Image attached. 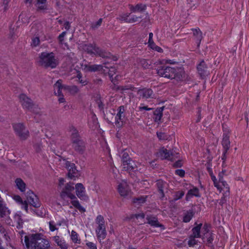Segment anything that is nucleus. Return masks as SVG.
Instances as JSON below:
<instances>
[{"mask_svg": "<svg viewBox=\"0 0 249 249\" xmlns=\"http://www.w3.org/2000/svg\"><path fill=\"white\" fill-rule=\"evenodd\" d=\"M49 225L50 230L51 231H53L56 230V228L55 227V223L53 221H50L49 222Z\"/></svg>", "mask_w": 249, "mask_h": 249, "instance_id": "nucleus-50", "label": "nucleus"}, {"mask_svg": "<svg viewBox=\"0 0 249 249\" xmlns=\"http://www.w3.org/2000/svg\"><path fill=\"white\" fill-rule=\"evenodd\" d=\"M207 242L209 243H211L213 239V235L211 233H208L207 234Z\"/></svg>", "mask_w": 249, "mask_h": 249, "instance_id": "nucleus-59", "label": "nucleus"}, {"mask_svg": "<svg viewBox=\"0 0 249 249\" xmlns=\"http://www.w3.org/2000/svg\"><path fill=\"white\" fill-rule=\"evenodd\" d=\"M40 43L39 38L38 37H35L33 38L32 42V45L33 46L36 47L39 45Z\"/></svg>", "mask_w": 249, "mask_h": 249, "instance_id": "nucleus-48", "label": "nucleus"}, {"mask_svg": "<svg viewBox=\"0 0 249 249\" xmlns=\"http://www.w3.org/2000/svg\"><path fill=\"white\" fill-rule=\"evenodd\" d=\"M118 191L122 196H126L131 193L130 188L126 181L122 180L118 185Z\"/></svg>", "mask_w": 249, "mask_h": 249, "instance_id": "nucleus-11", "label": "nucleus"}, {"mask_svg": "<svg viewBox=\"0 0 249 249\" xmlns=\"http://www.w3.org/2000/svg\"><path fill=\"white\" fill-rule=\"evenodd\" d=\"M115 71H116V70L115 69V68H111L109 70L108 74H109V75L110 76V79L112 81V82H113L112 77L113 76V74L115 73Z\"/></svg>", "mask_w": 249, "mask_h": 249, "instance_id": "nucleus-54", "label": "nucleus"}, {"mask_svg": "<svg viewBox=\"0 0 249 249\" xmlns=\"http://www.w3.org/2000/svg\"><path fill=\"white\" fill-rule=\"evenodd\" d=\"M58 97V101L60 103H63L65 102V99L63 95L61 94V95H56Z\"/></svg>", "mask_w": 249, "mask_h": 249, "instance_id": "nucleus-57", "label": "nucleus"}, {"mask_svg": "<svg viewBox=\"0 0 249 249\" xmlns=\"http://www.w3.org/2000/svg\"><path fill=\"white\" fill-rule=\"evenodd\" d=\"M37 63L46 68L54 69L58 64V61L53 53L43 52L39 54Z\"/></svg>", "mask_w": 249, "mask_h": 249, "instance_id": "nucleus-4", "label": "nucleus"}, {"mask_svg": "<svg viewBox=\"0 0 249 249\" xmlns=\"http://www.w3.org/2000/svg\"><path fill=\"white\" fill-rule=\"evenodd\" d=\"M13 127L16 134L22 140L26 139L28 136L29 132L27 130L23 124L17 123L13 124Z\"/></svg>", "mask_w": 249, "mask_h": 249, "instance_id": "nucleus-9", "label": "nucleus"}, {"mask_svg": "<svg viewBox=\"0 0 249 249\" xmlns=\"http://www.w3.org/2000/svg\"><path fill=\"white\" fill-rule=\"evenodd\" d=\"M200 196L199 190L196 188L190 190L186 195V199L189 201L192 197H199Z\"/></svg>", "mask_w": 249, "mask_h": 249, "instance_id": "nucleus-28", "label": "nucleus"}, {"mask_svg": "<svg viewBox=\"0 0 249 249\" xmlns=\"http://www.w3.org/2000/svg\"><path fill=\"white\" fill-rule=\"evenodd\" d=\"M146 218L147 220V223L151 226L155 227H160L161 226V225L158 222L157 217L151 215H147Z\"/></svg>", "mask_w": 249, "mask_h": 249, "instance_id": "nucleus-29", "label": "nucleus"}, {"mask_svg": "<svg viewBox=\"0 0 249 249\" xmlns=\"http://www.w3.org/2000/svg\"><path fill=\"white\" fill-rule=\"evenodd\" d=\"M162 63L174 64L176 63V62L173 60L167 59V60H163Z\"/></svg>", "mask_w": 249, "mask_h": 249, "instance_id": "nucleus-62", "label": "nucleus"}, {"mask_svg": "<svg viewBox=\"0 0 249 249\" xmlns=\"http://www.w3.org/2000/svg\"><path fill=\"white\" fill-rule=\"evenodd\" d=\"M95 223L97 224L96 228L106 227L104 218L101 215H97L95 219Z\"/></svg>", "mask_w": 249, "mask_h": 249, "instance_id": "nucleus-37", "label": "nucleus"}, {"mask_svg": "<svg viewBox=\"0 0 249 249\" xmlns=\"http://www.w3.org/2000/svg\"><path fill=\"white\" fill-rule=\"evenodd\" d=\"M119 89L124 94H131V91L137 92L141 98L145 99L155 98V94L150 89L143 88L137 89L133 87L131 85H127L120 87Z\"/></svg>", "mask_w": 249, "mask_h": 249, "instance_id": "nucleus-5", "label": "nucleus"}, {"mask_svg": "<svg viewBox=\"0 0 249 249\" xmlns=\"http://www.w3.org/2000/svg\"><path fill=\"white\" fill-rule=\"evenodd\" d=\"M83 49L89 54L98 55L102 57H109L110 55L109 53L96 47L95 44H85L83 46Z\"/></svg>", "mask_w": 249, "mask_h": 249, "instance_id": "nucleus-8", "label": "nucleus"}, {"mask_svg": "<svg viewBox=\"0 0 249 249\" xmlns=\"http://www.w3.org/2000/svg\"><path fill=\"white\" fill-rule=\"evenodd\" d=\"M71 239L72 242L75 244H80L81 243V239L79 234L74 231L72 230L70 234Z\"/></svg>", "mask_w": 249, "mask_h": 249, "instance_id": "nucleus-33", "label": "nucleus"}, {"mask_svg": "<svg viewBox=\"0 0 249 249\" xmlns=\"http://www.w3.org/2000/svg\"><path fill=\"white\" fill-rule=\"evenodd\" d=\"M22 224L23 222L22 220L20 219V217H18V220L17 221V228L18 229H21L22 228Z\"/></svg>", "mask_w": 249, "mask_h": 249, "instance_id": "nucleus-55", "label": "nucleus"}, {"mask_svg": "<svg viewBox=\"0 0 249 249\" xmlns=\"http://www.w3.org/2000/svg\"><path fill=\"white\" fill-rule=\"evenodd\" d=\"M139 63L141 66H142L144 68H148L149 64L147 61L144 59H140L139 60Z\"/></svg>", "mask_w": 249, "mask_h": 249, "instance_id": "nucleus-47", "label": "nucleus"}, {"mask_svg": "<svg viewBox=\"0 0 249 249\" xmlns=\"http://www.w3.org/2000/svg\"><path fill=\"white\" fill-rule=\"evenodd\" d=\"M125 109L124 106H120L115 116V123L118 126H121L125 119Z\"/></svg>", "mask_w": 249, "mask_h": 249, "instance_id": "nucleus-14", "label": "nucleus"}, {"mask_svg": "<svg viewBox=\"0 0 249 249\" xmlns=\"http://www.w3.org/2000/svg\"><path fill=\"white\" fill-rule=\"evenodd\" d=\"M139 109L140 111H142L143 110L149 111L152 110V108L148 107L147 106H144V104H141L139 107Z\"/></svg>", "mask_w": 249, "mask_h": 249, "instance_id": "nucleus-51", "label": "nucleus"}, {"mask_svg": "<svg viewBox=\"0 0 249 249\" xmlns=\"http://www.w3.org/2000/svg\"><path fill=\"white\" fill-rule=\"evenodd\" d=\"M176 174L180 177H182L184 176L185 172L182 169H178L176 170Z\"/></svg>", "mask_w": 249, "mask_h": 249, "instance_id": "nucleus-56", "label": "nucleus"}, {"mask_svg": "<svg viewBox=\"0 0 249 249\" xmlns=\"http://www.w3.org/2000/svg\"><path fill=\"white\" fill-rule=\"evenodd\" d=\"M71 132L72 136V140L76 138H79L78 137V131L74 127H71Z\"/></svg>", "mask_w": 249, "mask_h": 249, "instance_id": "nucleus-45", "label": "nucleus"}, {"mask_svg": "<svg viewBox=\"0 0 249 249\" xmlns=\"http://www.w3.org/2000/svg\"><path fill=\"white\" fill-rule=\"evenodd\" d=\"M17 35L14 31V29H10V33L9 35V37L10 38H14Z\"/></svg>", "mask_w": 249, "mask_h": 249, "instance_id": "nucleus-60", "label": "nucleus"}, {"mask_svg": "<svg viewBox=\"0 0 249 249\" xmlns=\"http://www.w3.org/2000/svg\"><path fill=\"white\" fill-rule=\"evenodd\" d=\"M26 200L27 202L35 208H38L40 206V203L38 197L31 191H29L26 193Z\"/></svg>", "mask_w": 249, "mask_h": 249, "instance_id": "nucleus-10", "label": "nucleus"}, {"mask_svg": "<svg viewBox=\"0 0 249 249\" xmlns=\"http://www.w3.org/2000/svg\"><path fill=\"white\" fill-rule=\"evenodd\" d=\"M40 233L30 234L24 237V242L28 249H50L51 244Z\"/></svg>", "mask_w": 249, "mask_h": 249, "instance_id": "nucleus-2", "label": "nucleus"}, {"mask_svg": "<svg viewBox=\"0 0 249 249\" xmlns=\"http://www.w3.org/2000/svg\"><path fill=\"white\" fill-rule=\"evenodd\" d=\"M66 35V32H63L59 36H58V40L59 43L63 46L65 49L66 47L68 49H69L68 45L66 43H63L64 37Z\"/></svg>", "mask_w": 249, "mask_h": 249, "instance_id": "nucleus-39", "label": "nucleus"}, {"mask_svg": "<svg viewBox=\"0 0 249 249\" xmlns=\"http://www.w3.org/2000/svg\"><path fill=\"white\" fill-rule=\"evenodd\" d=\"M83 67L86 71H96L99 70L101 66L97 65L85 64Z\"/></svg>", "mask_w": 249, "mask_h": 249, "instance_id": "nucleus-31", "label": "nucleus"}, {"mask_svg": "<svg viewBox=\"0 0 249 249\" xmlns=\"http://www.w3.org/2000/svg\"><path fill=\"white\" fill-rule=\"evenodd\" d=\"M65 86H66V85H63L62 84V81L61 80L59 79L57 80L53 86L55 95H61L62 90H64Z\"/></svg>", "mask_w": 249, "mask_h": 249, "instance_id": "nucleus-18", "label": "nucleus"}, {"mask_svg": "<svg viewBox=\"0 0 249 249\" xmlns=\"http://www.w3.org/2000/svg\"><path fill=\"white\" fill-rule=\"evenodd\" d=\"M102 22V18H100L97 21L91 24V27L93 29H96L101 26Z\"/></svg>", "mask_w": 249, "mask_h": 249, "instance_id": "nucleus-44", "label": "nucleus"}, {"mask_svg": "<svg viewBox=\"0 0 249 249\" xmlns=\"http://www.w3.org/2000/svg\"><path fill=\"white\" fill-rule=\"evenodd\" d=\"M79 81V82L82 84V86L86 85L88 84V81L86 78H81Z\"/></svg>", "mask_w": 249, "mask_h": 249, "instance_id": "nucleus-61", "label": "nucleus"}, {"mask_svg": "<svg viewBox=\"0 0 249 249\" xmlns=\"http://www.w3.org/2000/svg\"><path fill=\"white\" fill-rule=\"evenodd\" d=\"M157 135L158 137L160 140H165V139H166V138H167L166 135L164 133H162L161 132H158L157 133Z\"/></svg>", "mask_w": 249, "mask_h": 249, "instance_id": "nucleus-52", "label": "nucleus"}, {"mask_svg": "<svg viewBox=\"0 0 249 249\" xmlns=\"http://www.w3.org/2000/svg\"><path fill=\"white\" fill-rule=\"evenodd\" d=\"M146 196H141L138 198H134L133 199V203L136 204H142L145 202L146 200Z\"/></svg>", "mask_w": 249, "mask_h": 249, "instance_id": "nucleus-42", "label": "nucleus"}, {"mask_svg": "<svg viewBox=\"0 0 249 249\" xmlns=\"http://www.w3.org/2000/svg\"><path fill=\"white\" fill-rule=\"evenodd\" d=\"M141 18V17H137L135 15H131L130 14L125 13L121 15L119 19L123 22L132 23L138 21Z\"/></svg>", "mask_w": 249, "mask_h": 249, "instance_id": "nucleus-13", "label": "nucleus"}, {"mask_svg": "<svg viewBox=\"0 0 249 249\" xmlns=\"http://www.w3.org/2000/svg\"><path fill=\"white\" fill-rule=\"evenodd\" d=\"M157 72L160 76L178 80H181L184 73L183 71L181 69L164 66L158 68Z\"/></svg>", "mask_w": 249, "mask_h": 249, "instance_id": "nucleus-3", "label": "nucleus"}, {"mask_svg": "<svg viewBox=\"0 0 249 249\" xmlns=\"http://www.w3.org/2000/svg\"><path fill=\"white\" fill-rule=\"evenodd\" d=\"M164 107H160L156 109L154 112L155 116L154 119L155 122H159L160 121L161 117L162 116V111L163 110Z\"/></svg>", "mask_w": 249, "mask_h": 249, "instance_id": "nucleus-32", "label": "nucleus"}, {"mask_svg": "<svg viewBox=\"0 0 249 249\" xmlns=\"http://www.w3.org/2000/svg\"><path fill=\"white\" fill-rule=\"evenodd\" d=\"M224 191V193L223 194V197L221 198V199H220V202L219 203L221 204V205H222L225 201V198L226 197H227V196H229V192H230V191H229V192H226V190L225 189H223Z\"/></svg>", "mask_w": 249, "mask_h": 249, "instance_id": "nucleus-46", "label": "nucleus"}, {"mask_svg": "<svg viewBox=\"0 0 249 249\" xmlns=\"http://www.w3.org/2000/svg\"><path fill=\"white\" fill-rule=\"evenodd\" d=\"M10 0H2V6L3 7V9L5 11L8 9Z\"/></svg>", "mask_w": 249, "mask_h": 249, "instance_id": "nucleus-49", "label": "nucleus"}, {"mask_svg": "<svg viewBox=\"0 0 249 249\" xmlns=\"http://www.w3.org/2000/svg\"><path fill=\"white\" fill-rule=\"evenodd\" d=\"M193 35L196 40L197 46L199 47L201 40L203 38L202 32L199 29H192Z\"/></svg>", "mask_w": 249, "mask_h": 249, "instance_id": "nucleus-27", "label": "nucleus"}, {"mask_svg": "<svg viewBox=\"0 0 249 249\" xmlns=\"http://www.w3.org/2000/svg\"><path fill=\"white\" fill-rule=\"evenodd\" d=\"M129 8L132 13H139L144 11L146 9V6L142 3H139L134 6L129 5Z\"/></svg>", "mask_w": 249, "mask_h": 249, "instance_id": "nucleus-21", "label": "nucleus"}, {"mask_svg": "<svg viewBox=\"0 0 249 249\" xmlns=\"http://www.w3.org/2000/svg\"><path fill=\"white\" fill-rule=\"evenodd\" d=\"M128 159H130L128 154L126 152H124L122 155V162L124 163V160H127Z\"/></svg>", "mask_w": 249, "mask_h": 249, "instance_id": "nucleus-58", "label": "nucleus"}, {"mask_svg": "<svg viewBox=\"0 0 249 249\" xmlns=\"http://www.w3.org/2000/svg\"><path fill=\"white\" fill-rule=\"evenodd\" d=\"M148 43V46L153 50H154L155 48V47L157 46V45L155 44L154 41L150 42Z\"/></svg>", "mask_w": 249, "mask_h": 249, "instance_id": "nucleus-64", "label": "nucleus"}, {"mask_svg": "<svg viewBox=\"0 0 249 249\" xmlns=\"http://www.w3.org/2000/svg\"><path fill=\"white\" fill-rule=\"evenodd\" d=\"M19 99L23 108L31 112L37 114L39 109L37 105L33 104L32 101L24 94H21L19 96Z\"/></svg>", "mask_w": 249, "mask_h": 249, "instance_id": "nucleus-6", "label": "nucleus"}, {"mask_svg": "<svg viewBox=\"0 0 249 249\" xmlns=\"http://www.w3.org/2000/svg\"><path fill=\"white\" fill-rule=\"evenodd\" d=\"M157 185L161 197H164L163 188L166 187V183L162 180H158L157 182Z\"/></svg>", "mask_w": 249, "mask_h": 249, "instance_id": "nucleus-34", "label": "nucleus"}, {"mask_svg": "<svg viewBox=\"0 0 249 249\" xmlns=\"http://www.w3.org/2000/svg\"><path fill=\"white\" fill-rule=\"evenodd\" d=\"M184 195V192L183 191H179L176 192L173 195V200L174 201H177L178 200L181 198Z\"/></svg>", "mask_w": 249, "mask_h": 249, "instance_id": "nucleus-40", "label": "nucleus"}, {"mask_svg": "<svg viewBox=\"0 0 249 249\" xmlns=\"http://www.w3.org/2000/svg\"><path fill=\"white\" fill-rule=\"evenodd\" d=\"M66 166L69 171L68 177L71 179H75L77 178L78 174L77 170L75 168V164L70 162L66 163Z\"/></svg>", "mask_w": 249, "mask_h": 249, "instance_id": "nucleus-16", "label": "nucleus"}, {"mask_svg": "<svg viewBox=\"0 0 249 249\" xmlns=\"http://www.w3.org/2000/svg\"><path fill=\"white\" fill-rule=\"evenodd\" d=\"M86 245L89 249H97L96 245L91 242H88L86 243Z\"/></svg>", "mask_w": 249, "mask_h": 249, "instance_id": "nucleus-53", "label": "nucleus"}, {"mask_svg": "<svg viewBox=\"0 0 249 249\" xmlns=\"http://www.w3.org/2000/svg\"><path fill=\"white\" fill-rule=\"evenodd\" d=\"M122 165L124 170L126 171H131L135 168V163L134 162L130 159L127 160H124V163H122Z\"/></svg>", "mask_w": 249, "mask_h": 249, "instance_id": "nucleus-23", "label": "nucleus"}, {"mask_svg": "<svg viewBox=\"0 0 249 249\" xmlns=\"http://www.w3.org/2000/svg\"><path fill=\"white\" fill-rule=\"evenodd\" d=\"M202 226V224L200 223L193 228L192 230V234L191 235L193 236L194 237L200 238V230L201 229Z\"/></svg>", "mask_w": 249, "mask_h": 249, "instance_id": "nucleus-35", "label": "nucleus"}, {"mask_svg": "<svg viewBox=\"0 0 249 249\" xmlns=\"http://www.w3.org/2000/svg\"><path fill=\"white\" fill-rule=\"evenodd\" d=\"M15 183L17 188L22 192L25 191L26 184L24 181L20 178H18L15 180Z\"/></svg>", "mask_w": 249, "mask_h": 249, "instance_id": "nucleus-36", "label": "nucleus"}, {"mask_svg": "<svg viewBox=\"0 0 249 249\" xmlns=\"http://www.w3.org/2000/svg\"><path fill=\"white\" fill-rule=\"evenodd\" d=\"M95 231L98 239L99 240L100 242L101 240L105 239L107 235L106 227L96 228Z\"/></svg>", "mask_w": 249, "mask_h": 249, "instance_id": "nucleus-24", "label": "nucleus"}, {"mask_svg": "<svg viewBox=\"0 0 249 249\" xmlns=\"http://www.w3.org/2000/svg\"><path fill=\"white\" fill-rule=\"evenodd\" d=\"M53 240L57 246L61 249H68V245L64 239H62L59 236H55L53 237Z\"/></svg>", "mask_w": 249, "mask_h": 249, "instance_id": "nucleus-25", "label": "nucleus"}, {"mask_svg": "<svg viewBox=\"0 0 249 249\" xmlns=\"http://www.w3.org/2000/svg\"><path fill=\"white\" fill-rule=\"evenodd\" d=\"M198 73L201 77H204L208 74L206 64L204 61H202L197 66Z\"/></svg>", "mask_w": 249, "mask_h": 249, "instance_id": "nucleus-19", "label": "nucleus"}, {"mask_svg": "<svg viewBox=\"0 0 249 249\" xmlns=\"http://www.w3.org/2000/svg\"><path fill=\"white\" fill-rule=\"evenodd\" d=\"M196 237H194L192 235L190 236L189 240L188 241V244L189 247H193L195 245L197 244L198 240L196 239Z\"/></svg>", "mask_w": 249, "mask_h": 249, "instance_id": "nucleus-41", "label": "nucleus"}, {"mask_svg": "<svg viewBox=\"0 0 249 249\" xmlns=\"http://www.w3.org/2000/svg\"><path fill=\"white\" fill-rule=\"evenodd\" d=\"M222 145L224 150H226V152H228L230 148L231 142L229 140V136L226 132H225L223 134Z\"/></svg>", "mask_w": 249, "mask_h": 249, "instance_id": "nucleus-22", "label": "nucleus"}, {"mask_svg": "<svg viewBox=\"0 0 249 249\" xmlns=\"http://www.w3.org/2000/svg\"><path fill=\"white\" fill-rule=\"evenodd\" d=\"M9 210L6 207L1 197H0V216L3 217L9 215Z\"/></svg>", "mask_w": 249, "mask_h": 249, "instance_id": "nucleus-26", "label": "nucleus"}, {"mask_svg": "<svg viewBox=\"0 0 249 249\" xmlns=\"http://www.w3.org/2000/svg\"><path fill=\"white\" fill-rule=\"evenodd\" d=\"M157 156L161 160L166 159L173 160L175 159L174 154L164 148H162L159 150L157 153Z\"/></svg>", "mask_w": 249, "mask_h": 249, "instance_id": "nucleus-12", "label": "nucleus"}, {"mask_svg": "<svg viewBox=\"0 0 249 249\" xmlns=\"http://www.w3.org/2000/svg\"><path fill=\"white\" fill-rule=\"evenodd\" d=\"M72 147L77 151L82 153L84 150V142L79 138L72 140Z\"/></svg>", "mask_w": 249, "mask_h": 249, "instance_id": "nucleus-17", "label": "nucleus"}, {"mask_svg": "<svg viewBox=\"0 0 249 249\" xmlns=\"http://www.w3.org/2000/svg\"><path fill=\"white\" fill-rule=\"evenodd\" d=\"M13 199L18 203L22 209L24 210L27 213L28 212V204L26 200L23 201L21 197L18 195L14 196Z\"/></svg>", "mask_w": 249, "mask_h": 249, "instance_id": "nucleus-20", "label": "nucleus"}, {"mask_svg": "<svg viewBox=\"0 0 249 249\" xmlns=\"http://www.w3.org/2000/svg\"><path fill=\"white\" fill-rule=\"evenodd\" d=\"M36 6L37 11L44 10L47 9L46 3L42 4L40 2H37L36 3Z\"/></svg>", "mask_w": 249, "mask_h": 249, "instance_id": "nucleus-43", "label": "nucleus"}, {"mask_svg": "<svg viewBox=\"0 0 249 249\" xmlns=\"http://www.w3.org/2000/svg\"><path fill=\"white\" fill-rule=\"evenodd\" d=\"M64 90H68L71 94H75L79 91V89L76 86H66L64 87Z\"/></svg>", "mask_w": 249, "mask_h": 249, "instance_id": "nucleus-38", "label": "nucleus"}, {"mask_svg": "<svg viewBox=\"0 0 249 249\" xmlns=\"http://www.w3.org/2000/svg\"><path fill=\"white\" fill-rule=\"evenodd\" d=\"M74 189L73 183H68L62 189L60 197L63 206H69L71 209L72 207L79 211L85 212V209L80 204L75 195L72 193Z\"/></svg>", "mask_w": 249, "mask_h": 249, "instance_id": "nucleus-1", "label": "nucleus"}, {"mask_svg": "<svg viewBox=\"0 0 249 249\" xmlns=\"http://www.w3.org/2000/svg\"><path fill=\"white\" fill-rule=\"evenodd\" d=\"M194 215V212L192 210H190L189 211H185L183 213V221L185 223H188L190 221V220L193 218Z\"/></svg>", "mask_w": 249, "mask_h": 249, "instance_id": "nucleus-30", "label": "nucleus"}, {"mask_svg": "<svg viewBox=\"0 0 249 249\" xmlns=\"http://www.w3.org/2000/svg\"><path fill=\"white\" fill-rule=\"evenodd\" d=\"M91 119L93 121V124L94 125L96 124H97V118L96 117V115L95 114H92L91 115Z\"/></svg>", "mask_w": 249, "mask_h": 249, "instance_id": "nucleus-63", "label": "nucleus"}, {"mask_svg": "<svg viewBox=\"0 0 249 249\" xmlns=\"http://www.w3.org/2000/svg\"><path fill=\"white\" fill-rule=\"evenodd\" d=\"M224 172L222 171L219 173L218 176V179L216 178L215 176L213 175L212 171L210 172V175L213 181V182L214 186L217 188L218 190L221 192L223 189L226 190V192H229L230 188L227 182L223 179Z\"/></svg>", "mask_w": 249, "mask_h": 249, "instance_id": "nucleus-7", "label": "nucleus"}, {"mask_svg": "<svg viewBox=\"0 0 249 249\" xmlns=\"http://www.w3.org/2000/svg\"><path fill=\"white\" fill-rule=\"evenodd\" d=\"M75 190L76 196L81 199L87 200L88 196L86 195L85 188L81 183H77L75 185Z\"/></svg>", "mask_w": 249, "mask_h": 249, "instance_id": "nucleus-15", "label": "nucleus"}]
</instances>
